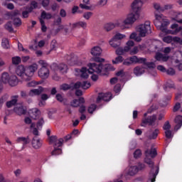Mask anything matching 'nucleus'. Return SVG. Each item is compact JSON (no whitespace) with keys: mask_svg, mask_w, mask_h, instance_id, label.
Returning a JSON list of instances; mask_svg holds the SVG:
<instances>
[{"mask_svg":"<svg viewBox=\"0 0 182 182\" xmlns=\"http://www.w3.org/2000/svg\"><path fill=\"white\" fill-rule=\"evenodd\" d=\"M120 90H122L120 84H117L114 87V92H115V93H119Z\"/></svg>","mask_w":182,"mask_h":182,"instance_id":"338daca9","label":"nucleus"},{"mask_svg":"<svg viewBox=\"0 0 182 182\" xmlns=\"http://www.w3.org/2000/svg\"><path fill=\"white\" fill-rule=\"evenodd\" d=\"M97 109V105L95 104H92L90 106L88 107L87 112L90 114H93V112Z\"/></svg>","mask_w":182,"mask_h":182,"instance_id":"37998d69","label":"nucleus"},{"mask_svg":"<svg viewBox=\"0 0 182 182\" xmlns=\"http://www.w3.org/2000/svg\"><path fill=\"white\" fill-rule=\"evenodd\" d=\"M85 98L80 97L78 100L74 99L72 102H70V106L71 107H79L80 105H85Z\"/></svg>","mask_w":182,"mask_h":182,"instance_id":"f3484780","label":"nucleus"},{"mask_svg":"<svg viewBox=\"0 0 182 182\" xmlns=\"http://www.w3.org/2000/svg\"><path fill=\"white\" fill-rule=\"evenodd\" d=\"M144 162L146 163V164H149V167L151 168V171L149 173V180L148 182L156 181V177H157V174H159V166L154 167V162H153V161H151L149 156H146L144 159Z\"/></svg>","mask_w":182,"mask_h":182,"instance_id":"20e7f679","label":"nucleus"},{"mask_svg":"<svg viewBox=\"0 0 182 182\" xmlns=\"http://www.w3.org/2000/svg\"><path fill=\"white\" fill-rule=\"evenodd\" d=\"M138 171H137V166H131L129 168V171H128V176H136V174H137Z\"/></svg>","mask_w":182,"mask_h":182,"instance_id":"cd10ccee","label":"nucleus"},{"mask_svg":"<svg viewBox=\"0 0 182 182\" xmlns=\"http://www.w3.org/2000/svg\"><path fill=\"white\" fill-rule=\"evenodd\" d=\"M165 136L166 139H173V134L171 132V130L168 129L165 131Z\"/></svg>","mask_w":182,"mask_h":182,"instance_id":"13d9d810","label":"nucleus"},{"mask_svg":"<svg viewBox=\"0 0 182 182\" xmlns=\"http://www.w3.org/2000/svg\"><path fill=\"white\" fill-rule=\"evenodd\" d=\"M17 141H23V144H29L31 143V139H29V136L24 137V136H21L17 139Z\"/></svg>","mask_w":182,"mask_h":182,"instance_id":"c9c22d12","label":"nucleus"},{"mask_svg":"<svg viewBox=\"0 0 182 182\" xmlns=\"http://www.w3.org/2000/svg\"><path fill=\"white\" fill-rule=\"evenodd\" d=\"M45 92V88L42 86H39L37 89L31 90L28 95L30 96H39V95H42Z\"/></svg>","mask_w":182,"mask_h":182,"instance_id":"6ab92c4d","label":"nucleus"},{"mask_svg":"<svg viewBox=\"0 0 182 182\" xmlns=\"http://www.w3.org/2000/svg\"><path fill=\"white\" fill-rule=\"evenodd\" d=\"M79 107L80 108L78 109V112L80 113H81V114H83V113H85V112H86V106H85L83 105H80Z\"/></svg>","mask_w":182,"mask_h":182,"instance_id":"e2e57ef3","label":"nucleus"},{"mask_svg":"<svg viewBox=\"0 0 182 182\" xmlns=\"http://www.w3.org/2000/svg\"><path fill=\"white\" fill-rule=\"evenodd\" d=\"M116 76H120V77H124L126 76V73H124V70H120L117 73H116Z\"/></svg>","mask_w":182,"mask_h":182,"instance_id":"69168bd1","label":"nucleus"},{"mask_svg":"<svg viewBox=\"0 0 182 182\" xmlns=\"http://www.w3.org/2000/svg\"><path fill=\"white\" fill-rule=\"evenodd\" d=\"M124 60V58H123V56L122 55H118L117 57L115 58V60H112V63L114 65H117V63H122Z\"/></svg>","mask_w":182,"mask_h":182,"instance_id":"ea45409f","label":"nucleus"},{"mask_svg":"<svg viewBox=\"0 0 182 182\" xmlns=\"http://www.w3.org/2000/svg\"><path fill=\"white\" fill-rule=\"evenodd\" d=\"M18 15H21V11L19 10H14V11H11V18H15V16H18Z\"/></svg>","mask_w":182,"mask_h":182,"instance_id":"0e129e2a","label":"nucleus"},{"mask_svg":"<svg viewBox=\"0 0 182 182\" xmlns=\"http://www.w3.org/2000/svg\"><path fill=\"white\" fill-rule=\"evenodd\" d=\"M130 50V48L129 47H118L116 50L115 53L118 56H122V55H124V53H127V52H129Z\"/></svg>","mask_w":182,"mask_h":182,"instance_id":"4be33fe9","label":"nucleus"},{"mask_svg":"<svg viewBox=\"0 0 182 182\" xmlns=\"http://www.w3.org/2000/svg\"><path fill=\"white\" fill-rule=\"evenodd\" d=\"M143 6V0H134L132 4V12L124 21V25H132L140 18V10Z\"/></svg>","mask_w":182,"mask_h":182,"instance_id":"f03ea898","label":"nucleus"},{"mask_svg":"<svg viewBox=\"0 0 182 182\" xmlns=\"http://www.w3.org/2000/svg\"><path fill=\"white\" fill-rule=\"evenodd\" d=\"M31 117L33 120H38L41 117V110L38 108H34L32 109V112L31 113Z\"/></svg>","mask_w":182,"mask_h":182,"instance_id":"412c9836","label":"nucleus"},{"mask_svg":"<svg viewBox=\"0 0 182 182\" xmlns=\"http://www.w3.org/2000/svg\"><path fill=\"white\" fill-rule=\"evenodd\" d=\"M96 63H90L88 64L90 70H88V73L90 75H93V73H97V75H100V76H107L109 75V72L110 70H114L113 65L112 64H105L103 65V62H97Z\"/></svg>","mask_w":182,"mask_h":182,"instance_id":"f257e3e1","label":"nucleus"},{"mask_svg":"<svg viewBox=\"0 0 182 182\" xmlns=\"http://www.w3.org/2000/svg\"><path fill=\"white\" fill-rule=\"evenodd\" d=\"M55 99L56 100H58V102H60V103H63V102H65V100H66V99L63 98V97L60 94H57L55 95Z\"/></svg>","mask_w":182,"mask_h":182,"instance_id":"5fc2aeb1","label":"nucleus"},{"mask_svg":"<svg viewBox=\"0 0 182 182\" xmlns=\"http://www.w3.org/2000/svg\"><path fill=\"white\" fill-rule=\"evenodd\" d=\"M101 100H104V102H109L112 100V94L110 93H102L100 92L98 94L97 97L96 103H100Z\"/></svg>","mask_w":182,"mask_h":182,"instance_id":"ddd939ff","label":"nucleus"},{"mask_svg":"<svg viewBox=\"0 0 182 182\" xmlns=\"http://www.w3.org/2000/svg\"><path fill=\"white\" fill-rule=\"evenodd\" d=\"M143 65V66H147L148 68H154V63L147 61L146 58H139L137 55H132L127 58L123 62L124 66H132V65Z\"/></svg>","mask_w":182,"mask_h":182,"instance_id":"7ed1b4c3","label":"nucleus"},{"mask_svg":"<svg viewBox=\"0 0 182 182\" xmlns=\"http://www.w3.org/2000/svg\"><path fill=\"white\" fill-rule=\"evenodd\" d=\"M156 120H157V116L156 114L149 116L146 118L142 119L141 126H142V127H146V124H149V126H154Z\"/></svg>","mask_w":182,"mask_h":182,"instance_id":"9b49d317","label":"nucleus"},{"mask_svg":"<svg viewBox=\"0 0 182 182\" xmlns=\"http://www.w3.org/2000/svg\"><path fill=\"white\" fill-rule=\"evenodd\" d=\"M155 18L156 19L154 21V23L155 26H157L159 23V22L163 21V14L159 15V14H155Z\"/></svg>","mask_w":182,"mask_h":182,"instance_id":"72a5a7b5","label":"nucleus"},{"mask_svg":"<svg viewBox=\"0 0 182 182\" xmlns=\"http://www.w3.org/2000/svg\"><path fill=\"white\" fill-rule=\"evenodd\" d=\"M92 16L93 12L92 11L85 12L82 15V18H84V19H86L87 21H89V19H90V18H92Z\"/></svg>","mask_w":182,"mask_h":182,"instance_id":"79ce46f5","label":"nucleus"},{"mask_svg":"<svg viewBox=\"0 0 182 182\" xmlns=\"http://www.w3.org/2000/svg\"><path fill=\"white\" fill-rule=\"evenodd\" d=\"M50 144H53V147H62L64 140L62 138L58 139L56 135H53L48 137Z\"/></svg>","mask_w":182,"mask_h":182,"instance_id":"f8f14e48","label":"nucleus"},{"mask_svg":"<svg viewBox=\"0 0 182 182\" xmlns=\"http://www.w3.org/2000/svg\"><path fill=\"white\" fill-rule=\"evenodd\" d=\"M17 102H18L17 99H13L10 101H8L6 105L8 108H11L12 107V106H15V105H16Z\"/></svg>","mask_w":182,"mask_h":182,"instance_id":"a19ab883","label":"nucleus"},{"mask_svg":"<svg viewBox=\"0 0 182 182\" xmlns=\"http://www.w3.org/2000/svg\"><path fill=\"white\" fill-rule=\"evenodd\" d=\"M13 20V25L16 28H19L21 25H22V20L19 17H16L12 19Z\"/></svg>","mask_w":182,"mask_h":182,"instance_id":"2f4dec72","label":"nucleus"},{"mask_svg":"<svg viewBox=\"0 0 182 182\" xmlns=\"http://www.w3.org/2000/svg\"><path fill=\"white\" fill-rule=\"evenodd\" d=\"M62 154V149L54 147V150L51 152V156H58Z\"/></svg>","mask_w":182,"mask_h":182,"instance_id":"a18cd8bd","label":"nucleus"},{"mask_svg":"<svg viewBox=\"0 0 182 182\" xmlns=\"http://www.w3.org/2000/svg\"><path fill=\"white\" fill-rule=\"evenodd\" d=\"M33 11V7H26V10L22 11V17L23 18H29V14H31Z\"/></svg>","mask_w":182,"mask_h":182,"instance_id":"a878e982","label":"nucleus"},{"mask_svg":"<svg viewBox=\"0 0 182 182\" xmlns=\"http://www.w3.org/2000/svg\"><path fill=\"white\" fill-rule=\"evenodd\" d=\"M11 79V77L9 76V74L8 73H4L1 75V82L3 83H9V80Z\"/></svg>","mask_w":182,"mask_h":182,"instance_id":"c85d7f7f","label":"nucleus"},{"mask_svg":"<svg viewBox=\"0 0 182 182\" xmlns=\"http://www.w3.org/2000/svg\"><path fill=\"white\" fill-rule=\"evenodd\" d=\"M75 72L81 73L80 74L81 79H89V74H87V72H89V70H87L86 67H82L81 69L76 68Z\"/></svg>","mask_w":182,"mask_h":182,"instance_id":"a211bd4d","label":"nucleus"},{"mask_svg":"<svg viewBox=\"0 0 182 182\" xmlns=\"http://www.w3.org/2000/svg\"><path fill=\"white\" fill-rule=\"evenodd\" d=\"M44 123H45V119H43V117L40 118L36 123L37 129H42Z\"/></svg>","mask_w":182,"mask_h":182,"instance_id":"c03bdc74","label":"nucleus"},{"mask_svg":"<svg viewBox=\"0 0 182 182\" xmlns=\"http://www.w3.org/2000/svg\"><path fill=\"white\" fill-rule=\"evenodd\" d=\"M58 69L61 73H66V65L61 64L58 66Z\"/></svg>","mask_w":182,"mask_h":182,"instance_id":"603ef678","label":"nucleus"},{"mask_svg":"<svg viewBox=\"0 0 182 182\" xmlns=\"http://www.w3.org/2000/svg\"><path fill=\"white\" fill-rule=\"evenodd\" d=\"M38 70V64L33 63L29 66L25 67V75L26 77H23L24 80L29 82L32 80V76L35 75V72Z\"/></svg>","mask_w":182,"mask_h":182,"instance_id":"39448f33","label":"nucleus"},{"mask_svg":"<svg viewBox=\"0 0 182 182\" xmlns=\"http://www.w3.org/2000/svg\"><path fill=\"white\" fill-rule=\"evenodd\" d=\"M168 9H173V4H166L164 8L161 9V12L168 11Z\"/></svg>","mask_w":182,"mask_h":182,"instance_id":"4d7b16f0","label":"nucleus"},{"mask_svg":"<svg viewBox=\"0 0 182 182\" xmlns=\"http://www.w3.org/2000/svg\"><path fill=\"white\" fill-rule=\"evenodd\" d=\"M16 73L18 76H20V77H23V76H25V66L22 65L17 66Z\"/></svg>","mask_w":182,"mask_h":182,"instance_id":"b1692460","label":"nucleus"},{"mask_svg":"<svg viewBox=\"0 0 182 182\" xmlns=\"http://www.w3.org/2000/svg\"><path fill=\"white\" fill-rule=\"evenodd\" d=\"M4 29L6 31H8L10 33H14V27H12V21H8L5 25H4Z\"/></svg>","mask_w":182,"mask_h":182,"instance_id":"c756f323","label":"nucleus"},{"mask_svg":"<svg viewBox=\"0 0 182 182\" xmlns=\"http://www.w3.org/2000/svg\"><path fill=\"white\" fill-rule=\"evenodd\" d=\"M38 76L41 77V79H48V77H49V69L48 67H42L38 70Z\"/></svg>","mask_w":182,"mask_h":182,"instance_id":"dca6fc26","label":"nucleus"},{"mask_svg":"<svg viewBox=\"0 0 182 182\" xmlns=\"http://www.w3.org/2000/svg\"><path fill=\"white\" fill-rule=\"evenodd\" d=\"M125 37L126 36L123 34L117 33L115 36H114L112 40L109 41V45L112 48H119V46L122 45V42L120 41H122V39H123V38H125Z\"/></svg>","mask_w":182,"mask_h":182,"instance_id":"1a4fd4ad","label":"nucleus"},{"mask_svg":"<svg viewBox=\"0 0 182 182\" xmlns=\"http://www.w3.org/2000/svg\"><path fill=\"white\" fill-rule=\"evenodd\" d=\"M18 77H16V75H11L10 76V80L9 81V85H10V86H16V85H18Z\"/></svg>","mask_w":182,"mask_h":182,"instance_id":"bb28decb","label":"nucleus"},{"mask_svg":"<svg viewBox=\"0 0 182 182\" xmlns=\"http://www.w3.org/2000/svg\"><path fill=\"white\" fill-rule=\"evenodd\" d=\"M21 60V58L19 56H16L12 58L13 65H19Z\"/></svg>","mask_w":182,"mask_h":182,"instance_id":"8fccbe9b","label":"nucleus"},{"mask_svg":"<svg viewBox=\"0 0 182 182\" xmlns=\"http://www.w3.org/2000/svg\"><path fill=\"white\" fill-rule=\"evenodd\" d=\"M168 25H170V21H167V19H162L161 26L158 24L156 27L159 31H161L163 33L171 35V33H173V31L167 29Z\"/></svg>","mask_w":182,"mask_h":182,"instance_id":"9d476101","label":"nucleus"},{"mask_svg":"<svg viewBox=\"0 0 182 182\" xmlns=\"http://www.w3.org/2000/svg\"><path fill=\"white\" fill-rule=\"evenodd\" d=\"M174 88V84L171 80L167 81L166 83L164 85V90H167V89H173Z\"/></svg>","mask_w":182,"mask_h":182,"instance_id":"e433bc0d","label":"nucleus"},{"mask_svg":"<svg viewBox=\"0 0 182 182\" xmlns=\"http://www.w3.org/2000/svg\"><path fill=\"white\" fill-rule=\"evenodd\" d=\"M166 73L170 76H174V75H176V70H174L173 68H169L166 70Z\"/></svg>","mask_w":182,"mask_h":182,"instance_id":"bf43d9fd","label":"nucleus"},{"mask_svg":"<svg viewBox=\"0 0 182 182\" xmlns=\"http://www.w3.org/2000/svg\"><path fill=\"white\" fill-rule=\"evenodd\" d=\"M102 48L99 46H95L91 49V55H92V60L94 62H105V58H102L99 56L102 55Z\"/></svg>","mask_w":182,"mask_h":182,"instance_id":"423d86ee","label":"nucleus"},{"mask_svg":"<svg viewBox=\"0 0 182 182\" xmlns=\"http://www.w3.org/2000/svg\"><path fill=\"white\" fill-rule=\"evenodd\" d=\"M134 159H139V157H141V150L136 149L134 152Z\"/></svg>","mask_w":182,"mask_h":182,"instance_id":"864d4df0","label":"nucleus"},{"mask_svg":"<svg viewBox=\"0 0 182 182\" xmlns=\"http://www.w3.org/2000/svg\"><path fill=\"white\" fill-rule=\"evenodd\" d=\"M42 19H52V14L50 13H46V11H43L41 13Z\"/></svg>","mask_w":182,"mask_h":182,"instance_id":"4c0bfd02","label":"nucleus"},{"mask_svg":"<svg viewBox=\"0 0 182 182\" xmlns=\"http://www.w3.org/2000/svg\"><path fill=\"white\" fill-rule=\"evenodd\" d=\"M159 133H160V131L159 129H156L151 135L149 136V140H155V139H157V136H159Z\"/></svg>","mask_w":182,"mask_h":182,"instance_id":"f704fd0d","label":"nucleus"},{"mask_svg":"<svg viewBox=\"0 0 182 182\" xmlns=\"http://www.w3.org/2000/svg\"><path fill=\"white\" fill-rule=\"evenodd\" d=\"M76 28H82V29H86L87 28V23L85 21H78L77 23H74L72 25L71 31H75Z\"/></svg>","mask_w":182,"mask_h":182,"instance_id":"aec40b11","label":"nucleus"},{"mask_svg":"<svg viewBox=\"0 0 182 182\" xmlns=\"http://www.w3.org/2000/svg\"><path fill=\"white\" fill-rule=\"evenodd\" d=\"M139 36L144 38L146 33H151V27L150 26V21H145L144 24H141L139 27Z\"/></svg>","mask_w":182,"mask_h":182,"instance_id":"6e6552de","label":"nucleus"},{"mask_svg":"<svg viewBox=\"0 0 182 182\" xmlns=\"http://www.w3.org/2000/svg\"><path fill=\"white\" fill-rule=\"evenodd\" d=\"M31 144L33 149H38L42 147V143L40 139H38L36 136H34L31 141Z\"/></svg>","mask_w":182,"mask_h":182,"instance_id":"5701e85b","label":"nucleus"},{"mask_svg":"<svg viewBox=\"0 0 182 182\" xmlns=\"http://www.w3.org/2000/svg\"><path fill=\"white\" fill-rule=\"evenodd\" d=\"M80 87H82V82L80 81L75 82L73 86L71 85L72 90H75V89L77 90L80 89Z\"/></svg>","mask_w":182,"mask_h":182,"instance_id":"09e8293b","label":"nucleus"},{"mask_svg":"<svg viewBox=\"0 0 182 182\" xmlns=\"http://www.w3.org/2000/svg\"><path fill=\"white\" fill-rule=\"evenodd\" d=\"M42 82H36L35 80H33L31 82H29L27 83V86L28 87H35V86H38V85H41Z\"/></svg>","mask_w":182,"mask_h":182,"instance_id":"49530a36","label":"nucleus"},{"mask_svg":"<svg viewBox=\"0 0 182 182\" xmlns=\"http://www.w3.org/2000/svg\"><path fill=\"white\" fill-rule=\"evenodd\" d=\"M14 110L18 116L26 114V107H24L22 104H17V105L14 108Z\"/></svg>","mask_w":182,"mask_h":182,"instance_id":"2eb2a0df","label":"nucleus"},{"mask_svg":"<svg viewBox=\"0 0 182 182\" xmlns=\"http://www.w3.org/2000/svg\"><path fill=\"white\" fill-rule=\"evenodd\" d=\"M144 69H146L147 70H154V69H156V64L154 63V67L151 68L147 65H138L134 68L133 73L135 76H141V75H144V73H146V70Z\"/></svg>","mask_w":182,"mask_h":182,"instance_id":"0eeeda50","label":"nucleus"},{"mask_svg":"<svg viewBox=\"0 0 182 182\" xmlns=\"http://www.w3.org/2000/svg\"><path fill=\"white\" fill-rule=\"evenodd\" d=\"M60 90H63V92H68V90H72V85L66 83H63L60 85Z\"/></svg>","mask_w":182,"mask_h":182,"instance_id":"7c9ffc66","label":"nucleus"},{"mask_svg":"<svg viewBox=\"0 0 182 182\" xmlns=\"http://www.w3.org/2000/svg\"><path fill=\"white\" fill-rule=\"evenodd\" d=\"M163 129L164 130H166V131L170 130L171 129V125L170 124V122L166 121L163 126Z\"/></svg>","mask_w":182,"mask_h":182,"instance_id":"6e6d98bb","label":"nucleus"},{"mask_svg":"<svg viewBox=\"0 0 182 182\" xmlns=\"http://www.w3.org/2000/svg\"><path fill=\"white\" fill-rule=\"evenodd\" d=\"M145 156L146 157L151 156V159H154L157 156V150L156 149H151V150L146 149L145 151Z\"/></svg>","mask_w":182,"mask_h":182,"instance_id":"393cba45","label":"nucleus"},{"mask_svg":"<svg viewBox=\"0 0 182 182\" xmlns=\"http://www.w3.org/2000/svg\"><path fill=\"white\" fill-rule=\"evenodd\" d=\"M90 86H91L90 82H88L87 81H84V82H81V87L84 90L89 89V87H90Z\"/></svg>","mask_w":182,"mask_h":182,"instance_id":"de8ad7c7","label":"nucleus"},{"mask_svg":"<svg viewBox=\"0 0 182 182\" xmlns=\"http://www.w3.org/2000/svg\"><path fill=\"white\" fill-rule=\"evenodd\" d=\"M105 29L107 32H110L112 29H114V23H108L105 25Z\"/></svg>","mask_w":182,"mask_h":182,"instance_id":"58836bf2","label":"nucleus"},{"mask_svg":"<svg viewBox=\"0 0 182 182\" xmlns=\"http://www.w3.org/2000/svg\"><path fill=\"white\" fill-rule=\"evenodd\" d=\"M1 46L4 49H10L11 46L9 45V40L8 38H4L1 41Z\"/></svg>","mask_w":182,"mask_h":182,"instance_id":"473e14b6","label":"nucleus"},{"mask_svg":"<svg viewBox=\"0 0 182 182\" xmlns=\"http://www.w3.org/2000/svg\"><path fill=\"white\" fill-rule=\"evenodd\" d=\"M175 123H176V124L182 126V116H177L175 119Z\"/></svg>","mask_w":182,"mask_h":182,"instance_id":"052dcab7","label":"nucleus"},{"mask_svg":"<svg viewBox=\"0 0 182 182\" xmlns=\"http://www.w3.org/2000/svg\"><path fill=\"white\" fill-rule=\"evenodd\" d=\"M180 107H181V104H180V102H176L173 107V112L174 113H176V112H178Z\"/></svg>","mask_w":182,"mask_h":182,"instance_id":"680f3d73","label":"nucleus"},{"mask_svg":"<svg viewBox=\"0 0 182 182\" xmlns=\"http://www.w3.org/2000/svg\"><path fill=\"white\" fill-rule=\"evenodd\" d=\"M138 53H139V48H137V46H135L130 51V55H137Z\"/></svg>","mask_w":182,"mask_h":182,"instance_id":"774afa93","label":"nucleus"},{"mask_svg":"<svg viewBox=\"0 0 182 182\" xmlns=\"http://www.w3.org/2000/svg\"><path fill=\"white\" fill-rule=\"evenodd\" d=\"M65 59L67 60V63L70 65V66H75V65H77V56L75 55L73 53L66 55Z\"/></svg>","mask_w":182,"mask_h":182,"instance_id":"4468645a","label":"nucleus"},{"mask_svg":"<svg viewBox=\"0 0 182 182\" xmlns=\"http://www.w3.org/2000/svg\"><path fill=\"white\" fill-rule=\"evenodd\" d=\"M163 41L165 42V43H171V42H173V37L171 36L164 37Z\"/></svg>","mask_w":182,"mask_h":182,"instance_id":"3c124183","label":"nucleus"}]
</instances>
